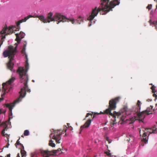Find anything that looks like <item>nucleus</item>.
I'll list each match as a JSON object with an SVG mask.
<instances>
[{
    "label": "nucleus",
    "instance_id": "f257e3e1",
    "mask_svg": "<svg viewBox=\"0 0 157 157\" xmlns=\"http://www.w3.org/2000/svg\"><path fill=\"white\" fill-rule=\"evenodd\" d=\"M120 98V97H117L115 99L110 100L109 102V108L107 109L105 111V113L109 114L110 115L113 116L114 118H119L124 123L125 122V123L128 124L133 123L135 120H138L140 121L143 122V120L145 117L146 114L148 115L152 113L151 109L150 108H148L146 110L142 112H140L141 105L142 103L139 100H138L137 101V108L135 110L134 109H133L137 116L138 118L137 119L135 116L132 117L129 114L130 111L124 109L121 110L118 112L114 111L113 113L111 112V110L115 109L116 107V104L118 102Z\"/></svg>",
    "mask_w": 157,
    "mask_h": 157
},
{
    "label": "nucleus",
    "instance_id": "f03ea898",
    "mask_svg": "<svg viewBox=\"0 0 157 157\" xmlns=\"http://www.w3.org/2000/svg\"><path fill=\"white\" fill-rule=\"evenodd\" d=\"M26 44H24L21 50V53L25 55V57L26 59L25 64V69L23 67H19L17 71V73L19 75V78L21 80H23L21 82L24 81V86L23 88L21 89V91L19 92L20 95L19 98L15 100L13 103L10 104H5L6 107L9 108L10 111H12L13 108L15 106V104L21 101L22 98L24 97L26 94V92H30V89L28 88L27 82L28 81V75L27 73L29 68V64L28 63V59L27 55L25 53V49Z\"/></svg>",
    "mask_w": 157,
    "mask_h": 157
},
{
    "label": "nucleus",
    "instance_id": "7ed1b4c3",
    "mask_svg": "<svg viewBox=\"0 0 157 157\" xmlns=\"http://www.w3.org/2000/svg\"><path fill=\"white\" fill-rule=\"evenodd\" d=\"M109 0H101V4L102 6H105L104 7H102V9L96 7L93 10L91 13L89 15L87 18L88 20L90 21L88 24L89 27L91 25V21L97 16L99 12L101 11L100 13L101 14H105L112 10L115 6L119 5L120 3V1L118 0H113L109 4L108 2Z\"/></svg>",
    "mask_w": 157,
    "mask_h": 157
},
{
    "label": "nucleus",
    "instance_id": "20e7f679",
    "mask_svg": "<svg viewBox=\"0 0 157 157\" xmlns=\"http://www.w3.org/2000/svg\"><path fill=\"white\" fill-rule=\"evenodd\" d=\"M15 47L11 45L9 46L7 49L5 50L3 53V55L4 57H8L9 61L7 64V68L11 71H12L14 65L12 61L17 52V47L18 44L15 43Z\"/></svg>",
    "mask_w": 157,
    "mask_h": 157
},
{
    "label": "nucleus",
    "instance_id": "39448f33",
    "mask_svg": "<svg viewBox=\"0 0 157 157\" xmlns=\"http://www.w3.org/2000/svg\"><path fill=\"white\" fill-rule=\"evenodd\" d=\"M137 131L139 132L140 136H142V142L147 144L149 135L157 133V127L156 125H154L152 128H138Z\"/></svg>",
    "mask_w": 157,
    "mask_h": 157
},
{
    "label": "nucleus",
    "instance_id": "423d86ee",
    "mask_svg": "<svg viewBox=\"0 0 157 157\" xmlns=\"http://www.w3.org/2000/svg\"><path fill=\"white\" fill-rule=\"evenodd\" d=\"M53 13L50 12L48 14L46 19L50 21H55L58 24L60 22H64L67 21L68 19L64 16L62 15L60 13H56L52 17Z\"/></svg>",
    "mask_w": 157,
    "mask_h": 157
},
{
    "label": "nucleus",
    "instance_id": "0eeeda50",
    "mask_svg": "<svg viewBox=\"0 0 157 157\" xmlns=\"http://www.w3.org/2000/svg\"><path fill=\"white\" fill-rule=\"evenodd\" d=\"M67 127L66 126H64L63 130H56L53 131L49 135L51 139L56 140V142L57 143H60V140H61V135L62 134L65 133V135H66V132L67 131Z\"/></svg>",
    "mask_w": 157,
    "mask_h": 157
},
{
    "label": "nucleus",
    "instance_id": "6e6552de",
    "mask_svg": "<svg viewBox=\"0 0 157 157\" xmlns=\"http://www.w3.org/2000/svg\"><path fill=\"white\" fill-rule=\"evenodd\" d=\"M15 78L14 77H12L6 83H3L2 84V90L4 92V95L6 93L9 92L12 88L11 84L15 80Z\"/></svg>",
    "mask_w": 157,
    "mask_h": 157
},
{
    "label": "nucleus",
    "instance_id": "1a4fd4ad",
    "mask_svg": "<svg viewBox=\"0 0 157 157\" xmlns=\"http://www.w3.org/2000/svg\"><path fill=\"white\" fill-rule=\"evenodd\" d=\"M61 151L60 148H58L57 150L49 151L48 150H40V153L44 157H49L51 155H58L60 153L58 152Z\"/></svg>",
    "mask_w": 157,
    "mask_h": 157
},
{
    "label": "nucleus",
    "instance_id": "9d476101",
    "mask_svg": "<svg viewBox=\"0 0 157 157\" xmlns=\"http://www.w3.org/2000/svg\"><path fill=\"white\" fill-rule=\"evenodd\" d=\"M30 17H37L41 21H42L44 23H49L50 21L46 19L44 16L43 15H36L32 16L30 15L24 18V19H21V21H20V23L25 22Z\"/></svg>",
    "mask_w": 157,
    "mask_h": 157
},
{
    "label": "nucleus",
    "instance_id": "9b49d317",
    "mask_svg": "<svg viewBox=\"0 0 157 157\" xmlns=\"http://www.w3.org/2000/svg\"><path fill=\"white\" fill-rule=\"evenodd\" d=\"M83 21V18L81 16H79L76 20L73 18H69V21H71L73 24H76L77 23L80 24Z\"/></svg>",
    "mask_w": 157,
    "mask_h": 157
},
{
    "label": "nucleus",
    "instance_id": "f8f14e48",
    "mask_svg": "<svg viewBox=\"0 0 157 157\" xmlns=\"http://www.w3.org/2000/svg\"><path fill=\"white\" fill-rule=\"evenodd\" d=\"M6 28H3V29L0 31V42H2L4 41V39L6 37L5 33H6Z\"/></svg>",
    "mask_w": 157,
    "mask_h": 157
},
{
    "label": "nucleus",
    "instance_id": "ddd939ff",
    "mask_svg": "<svg viewBox=\"0 0 157 157\" xmlns=\"http://www.w3.org/2000/svg\"><path fill=\"white\" fill-rule=\"evenodd\" d=\"M2 125H4V127L3 129L1 132V134L3 136L7 137L8 135L5 133V131L7 130V125L5 122H3L2 124Z\"/></svg>",
    "mask_w": 157,
    "mask_h": 157
},
{
    "label": "nucleus",
    "instance_id": "4468645a",
    "mask_svg": "<svg viewBox=\"0 0 157 157\" xmlns=\"http://www.w3.org/2000/svg\"><path fill=\"white\" fill-rule=\"evenodd\" d=\"M91 121L90 119H89L88 120L85 124L83 125L81 127V128H88L90 125L91 123Z\"/></svg>",
    "mask_w": 157,
    "mask_h": 157
},
{
    "label": "nucleus",
    "instance_id": "2eb2a0df",
    "mask_svg": "<svg viewBox=\"0 0 157 157\" xmlns=\"http://www.w3.org/2000/svg\"><path fill=\"white\" fill-rule=\"evenodd\" d=\"M91 121L90 119H89L88 120L85 124L83 125L81 127V128H88L90 125L91 123Z\"/></svg>",
    "mask_w": 157,
    "mask_h": 157
},
{
    "label": "nucleus",
    "instance_id": "dca6fc26",
    "mask_svg": "<svg viewBox=\"0 0 157 157\" xmlns=\"http://www.w3.org/2000/svg\"><path fill=\"white\" fill-rule=\"evenodd\" d=\"M4 28H6V33L7 32V34H11L12 33L13 30V29H14V28L13 29H12V27H9L8 28H7V27H5Z\"/></svg>",
    "mask_w": 157,
    "mask_h": 157
},
{
    "label": "nucleus",
    "instance_id": "f3484780",
    "mask_svg": "<svg viewBox=\"0 0 157 157\" xmlns=\"http://www.w3.org/2000/svg\"><path fill=\"white\" fill-rule=\"evenodd\" d=\"M20 139V138L19 137L18 140H17L16 143L15 144V145L17 148V145H20L24 149V147L23 146V145L22 144H21V143H20V142L19 141Z\"/></svg>",
    "mask_w": 157,
    "mask_h": 157
},
{
    "label": "nucleus",
    "instance_id": "a211bd4d",
    "mask_svg": "<svg viewBox=\"0 0 157 157\" xmlns=\"http://www.w3.org/2000/svg\"><path fill=\"white\" fill-rule=\"evenodd\" d=\"M21 20L19 21L17 23V28H16V29H15L16 31H18L20 28V25L21 23H20V21Z\"/></svg>",
    "mask_w": 157,
    "mask_h": 157
},
{
    "label": "nucleus",
    "instance_id": "6ab92c4d",
    "mask_svg": "<svg viewBox=\"0 0 157 157\" xmlns=\"http://www.w3.org/2000/svg\"><path fill=\"white\" fill-rule=\"evenodd\" d=\"M15 35L16 36V38L15 40L17 41L18 43H19L21 41V38H20V36H19L18 34H16Z\"/></svg>",
    "mask_w": 157,
    "mask_h": 157
},
{
    "label": "nucleus",
    "instance_id": "aec40b11",
    "mask_svg": "<svg viewBox=\"0 0 157 157\" xmlns=\"http://www.w3.org/2000/svg\"><path fill=\"white\" fill-rule=\"evenodd\" d=\"M49 145L52 147H54L55 146V144L53 143V141L51 140L49 141Z\"/></svg>",
    "mask_w": 157,
    "mask_h": 157
},
{
    "label": "nucleus",
    "instance_id": "412c9836",
    "mask_svg": "<svg viewBox=\"0 0 157 157\" xmlns=\"http://www.w3.org/2000/svg\"><path fill=\"white\" fill-rule=\"evenodd\" d=\"M21 157H26V152L24 150H21Z\"/></svg>",
    "mask_w": 157,
    "mask_h": 157
},
{
    "label": "nucleus",
    "instance_id": "4be33fe9",
    "mask_svg": "<svg viewBox=\"0 0 157 157\" xmlns=\"http://www.w3.org/2000/svg\"><path fill=\"white\" fill-rule=\"evenodd\" d=\"M105 153L109 156L111 157L112 156V155L110 153V151L109 150H108V151H105Z\"/></svg>",
    "mask_w": 157,
    "mask_h": 157
},
{
    "label": "nucleus",
    "instance_id": "5701e85b",
    "mask_svg": "<svg viewBox=\"0 0 157 157\" xmlns=\"http://www.w3.org/2000/svg\"><path fill=\"white\" fill-rule=\"evenodd\" d=\"M117 124L116 123H113L111 124V128L113 129L114 128H115Z\"/></svg>",
    "mask_w": 157,
    "mask_h": 157
},
{
    "label": "nucleus",
    "instance_id": "b1692460",
    "mask_svg": "<svg viewBox=\"0 0 157 157\" xmlns=\"http://www.w3.org/2000/svg\"><path fill=\"white\" fill-rule=\"evenodd\" d=\"M19 34V36L21 37V38H23L25 36V34L23 32H21Z\"/></svg>",
    "mask_w": 157,
    "mask_h": 157
},
{
    "label": "nucleus",
    "instance_id": "393cba45",
    "mask_svg": "<svg viewBox=\"0 0 157 157\" xmlns=\"http://www.w3.org/2000/svg\"><path fill=\"white\" fill-rule=\"evenodd\" d=\"M29 132L28 130H26L24 131V136H27L29 135Z\"/></svg>",
    "mask_w": 157,
    "mask_h": 157
},
{
    "label": "nucleus",
    "instance_id": "a878e982",
    "mask_svg": "<svg viewBox=\"0 0 157 157\" xmlns=\"http://www.w3.org/2000/svg\"><path fill=\"white\" fill-rule=\"evenodd\" d=\"M155 87L154 86V85H152V86L151 87V89L152 90L153 92L155 93L156 92V90L155 89Z\"/></svg>",
    "mask_w": 157,
    "mask_h": 157
},
{
    "label": "nucleus",
    "instance_id": "bb28decb",
    "mask_svg": "<svg viewBox=\"0 0 157 157\" xmlns=\"http://www.w3.org/2000/svg\"><path fill=\"white\" fill-rule=\"evenodd\" d=\"M152 7V5L151 4V5H148L147 7V8L149 10H150L151 8Z\"/></svg>",
    "mask_w": 157,
    "mask_h": 157
},
{
    "label": "nucleus",
    "instance_id": "cd10ccee",
    "mask_svg": "<svg viewBox=\"0 0 157 157\" xmlns=\"http://www.w3.org/2000/svg\"><path fill=\"white\" fill-rule=\"evenodd\" d=\"M36 154L35 153H32L31 157H36Z\"/></svg>",
    "mask_w": 157,
    "mask_h": 157
},
{
    "label": "nucleus",
    "instance_id": "c85d7f7f",
    "mask_svg": "<svg viewBox=\"0 0 157 157\" xmlns=\"http://www.w3.org/2000/svg\"><path fill=\"white\" fill-rule=\"evenodd\" d=\"M90 115H92V114L90 113H88L86 115V117H88Z\"/></svg>",
    "mask_w": 157,
    "mask_h": 157
},
{
    "label": "nucleus",
    "instance_id": "c756f323",
    "mask_svg": "<svg viewBox=\"0 0 157 157\" xmlns=\"http://www.w3.org/2000/svg\"><path fill=\"white\" fill-rule=\"evenodd\" d=\"M153 96L154 97H155L156 98H157V95L155 94H153Z\"/></svg>",
    "mask_w": 157,
    "mask_h": 157
},
{
    "label": "nucleus",
    "instance_id": "7c9ffc66",
    "mask_svg": "<svg viewBox=\"0 0 157 157\" xmlns=\"http://www.w3.org/2000/svg\"><path fill=\"white\" fill-rule=\"evenodd\" d=\"M0 157H3L0 155ZM6 157H10V154H9L7 155V156Z\"/></svg>",
    "mask_w": 157,
    "mask_h": 157
},
{
    "label": "nucleus",
    "instance_id": "2f4dec72",
    "mask_svg": "<svg viewBox=\"0 0 157 157\" xmlns=\"http://www.w3.org/2000/svg\"><path fill=\"white\" fill-rule=\"evenodd\" d=\"M9 145V143H8V144H7L6 145L5 147H6L8 148V147Z\"/></svg>",
    "mask_w": 157,
    "mask_h": 157
},
{
    "label": "nucleus",
    "instance_id": "473e14b6",
    "mask_svg": "<svg viewBox=\"0 0 157 157\" xmlns=\"http://www.w3.org/2000/svg\"><path fill=\"white\" fill-rule=\"evenodd\" d=\"M69 130H72L73 129L72 128L71 126H69Z\"/></svg>",
    "mask_w": 157,
    "mask_h": 157
},
{
    "label": "nucleus",
    "instance_id": "72a5a7b5",
    "mask_svg": "<svg viewBox=\"0 0 157 157\" xmlns=\"http://www.w3.org/2000/svg\"><path fill=\"white\" fill-rule=\"evenodd\" d=\"M106 140L108 141L109 140V139L108 137H106Z\"/></svg>",
    "mask_w": 157,
    "mask_h": 157
},
{
    "label": "nucleus",
    "instance_id": "f704fd0d",
    "mask_svg": "<svg viewBox=\"0 0 157 157\" xmlns=\"http://www.w3.org/2000/svg\"><path fill=\"white\" fill-rule=\"evenodd\" d=\"M108 141L109 144H110V143H111V142H112L111 140H109V141Z\"/></svg>",
    "mask_w": 157,
    "mask_h": 157
},
{
    "label": "nucleus",
    "instance_id": "c9c22d12",
    "mask_svg": "<svg viewBox=\"0 0 157 157\" xmlns=\"http://www.w3.org/2000/svg\"><path fill=\"white\" fill-rule=\"evenodd\" d=\"M20 157L19 155V154L18 153L17 154V157Z\"/></svg>",
    "mask_w": 157,
    "mask_h": 157
},
{
    "label": "nucleus",
    "instance_id": "e433bc0d",
    "mask_svg": "<svg viewBox=\"0 0 157 157\" xmlns=\"http://www.w3.org/2000/svg\"><path fill=\"white\" fill-rule=\"evenodd\" d=\"M106 128H107L106 127H104V129L105 130Z\"/></svg>",
    "mask_w": 157,
    "mask_h": 157
},
{
    "label": "nucleus",
    "instance_id": "4c0bfd02",
    "mask_svg": "<svg viewBox=\"0 0 157 157\" xmlns=\"http://www.w3.org/2000/svg\"><path fill=\"white\" fill-rule=\"evenodd\" d=\"M67 125L68 126V127H69V123H67Z\"/></svg>",
    "mask_w": 157,
    "mask_h": 157
},
{
    "label": "nucleus",
    "instance_id": "58836bf2",
    "mask_svg": "<svg viewBox=\"0 0 157 157\" xmlns=\"http://www.w3.org/2000/svg\"><path fill=\"white\" fill-rule=\"evenodd\" d=\"M151 109H152V108L153 107V106H151Z\"/></svg>",
    "mask_w": 157,
    "mask_h": 157
},
{
    "label": "nucleus",
    "instance_id": "ea45409f",
    "mask_svg": "<svg viewBox=\"0 0 157 157\" xmlns=\"http://www.w3.org/2000/svg\"><path fill=\"white\" fill-rule=\"evenodd\" d=\"M142 145V146H144V144H143Z\"/></svg>",
    "mask_w": 157,
    "mask_h": 157
},
{
    "label": "nucleus",
    "instance_id": "a19ab883",
    "mask_svg": "<svg viewBox=\"0 0 157 157\" xmlns=\"http://www.w3.org/2000/svg\"><path fill=\"white\" fill-rule=\"evenodd\" d=\"M101 113H102V112H100Z\"/></svg>",
    "mask_w": 157,
    "mask_h": 157
},
{
    "label": "nucleus",
    "instance_id": "79ce46f5",
    "mask_svg": "<svg viewBox=\"0 0 157 157\" xmlns=\"http://www.w3.org/2000/svg\"><path fill=\"white\" fill-rule=\"evenodd\" d=\"M95 22V21H94V24Z\"/></svg>",
    "mask_w": 157,
    "mask_h": 157
},
{
    "label": "nucleus",
    "instance_id": "37998d69",
    "mask_svg": "<svg viewBox=\"0 0 157 157\" xmlns=\"http://www.w3.org/2000/svg\"><path fill=\"white\" fill-rule=\"evenodd\" d=\"M115 157H117V156H115Z\"/></svg>",
    "mask_w": 157,
    "mask_h": 157
}]
</instances>
